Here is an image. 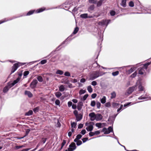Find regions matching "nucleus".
<instances>
[{"mask_svg": "<svg viewBox=\"0 0 151 151\" xmlns=\"http://www.w3.org/2000/svg\"><path fill=\"white\" fill-rule=\"evenodd\" d=\"M9 61L11 63H13L14 62H17L16 63L14 64L13 66H21L23 65H25L26 64H27V65H31L33 63H34L35 62H36V61H34L30 62L29 63H21L19 62H18L16 61Z\"/></svg>", "mask_w": 151, "mask_h": 151, "instance_id": "obj_1", "label": "nucleus"}, {"mask_svg": "<svg viewBox=\"0 0 151 151\" xmlns=\"http://www.w3.org/2000/svg\"><path fill=\"white\" fill-rule=\"evenodd\" d=\"M110 21L111 20L110 19H109L108 20H103L101 22H99L98 23V24L99 25L102 26L105 25L106 26V27H107Z\"/></svg>", "mask_w": 151, "mask_h": 151, "instance_id": "obj_2", "label": "nucleus"}, {"mask_svg": "<svg viewBox=\"0 0 151 151\" xmlns=\"http://www.w3.org/2000/svg\"><path fill=\"white\" fill-rule=\"evenodd\" d=\"M76 148V144L75 143H72L69 145V147L68 149V151H73Z\"/></svg>", "mask_w": 151, "mask_h": 151, "instance_id": "obj_3", "label": "nucleus"}, {"mask_svg": "<svg viewBox=\"0 0 151 151\" xmlns=\"http://www.w3.org/2000/svg\"><path fill=\"white\" fill-rule=\"evenodd\" d=\"M136 88V86L129 88L127 91V93L128 94L131 93Z\"/></svg>", "mask_w": 151, "mask_h": 151, "instance_id": "obj_4", "label": "nucleus"}, {"mask_svg": "<svg viewBox=\"0 0 151 151\" xmlns=\"http://www.w3.org/2000/svg\"><path fill=\"white\" fill-rule=\"evenodd\" d=\"M37 83L38 82L37 80H33L30 84V86L31 88H33L35 87Z\"/></svg>", "mask_w": 151, "mask_h": 151, "instance_id": "obj_5", "label": "nucleus"}, {"mask_svg": "<svg viewBox=\"0 0 151 151\" xmlns=\"http://www.w3.org/2000/svg\"><path fill=\"white\" fill-rule=\"evenodd\" d=\"M96 114L94 112H92L89 114V116L90 117V120L93 121L95 119Z\"/></svg>", "mask_w": 151, "mask_h": 151, "instance_id": "obj_6", "label": "nucleus"}, {"mask_svg": "<svg viewBox=\"0 0 151 151\" xmlns=\"http://www.w3.org/2000/svg\"><path fill=\"white\" fill-rule=\"evenodd\" d=\"M20 80V78L19 77L16 80H14L12 83H10V85H9V88H11L12 87L14 86L15 84L17 83Z\"/></svg>", "mask_w": 151, "mask_h": 151, "instance_id": "obj_7", "label": "nucleus"}, {"mask_svg": "<svg viewBox=\"0 0 151 151\" xmlns=\"http://www.w3.org/2000/svg\"><path fill=\"white\" fill-rule=\"evenodd\" d=\"M18 17H13L12 18H5L4 19L0 21V24L5 22L17 18Z\"/></svg>", "mask_w": 151, "mask_h": 151, "instance_id": "obj_8", "label": "nucleus"}, {"mask_svg": "<svg viewBox=\"0 0 151 151\" xmlns=\"http://www.w3.org/2000/svg\"><path fill=\"white\" fill-rule=\"evenodd\" d=\"M100 133V132L99 131H96L94 132H90L89 133V135L90 136H92L95 135H97Z\"/></svg>", "mask_w": 151, "mask_h": 151, "instance_id": "obj_9", "label": "nucleus"}, {"mask_svg": "<svg viewBox=\"0 0 151 151\" xmlns=\"http://www.w3.org/2000/svg\"><path fill=\"white\" fill-rule=\"evenodd\" d=\"M102 116L100 114H96L95 120L96 121H100L102 119Z\"/></svg>", "mask_w": 151, "mask_h": 151, "instance_id": "obj_10", "label": "nucleus"}, {"mask_svg": "<svg viewBox=\"0 0 151 151\" xmlns=\"http://www.w3.org/2000/svg\"><path fill=\"white\" fill-rule=\"evenodd\" d=\"M151 64V62H148L145 63L143 64L142 63H139L137 64V66H141L143 65V66H148L150 65Z\"/></svg>", "mask_w": 151, "mask_h": 151, "instance_id": "obj_11", "label": "nucleus"}, {"mask_svg": "<svg viewBox=\"0 0 151 151\" xmlns=\"http://www.w3.org/2000/svg\"><path fill=\"white\" fill-rule=\"evenodd\" d=\"M95 8V6L94 5H91L88 8V11L90 13H92L93 11Z\"/></svg>", "mask_w": 151, "mask_h": 151, "instance_id": "obj_12", "label": "nucleus"}, {"mask_svg": "<svg viewBox=\"0 0 151 151\" xmlns=\"http://www.w3.org/2000/svg\"><path fill=\"white\" fill-rule=\"evenodd\" d=\"M76 116L77 121H80L82 119V115L81 114H78Z\"/></svg>", "mask_w": 151, "mask_h": 151, "instance_id": "obj_13", "label": "nucleus"}, {"mask_svg": "<svg viewBox=\"0 0 151 151\" xmlns=\"http://www.w3.org/2000/svg\"><path fill=\"white\" fill-rule=\"evenodd\" d=\"M93 126L92 125H90L87 127L86 128V129L88 131H91L93 130Z\"/></svg>", "mask_w": 151, "mask_h": 151, "instance_id": "obj_14", "label": "nucleus"}, {"mask_svg": "<svg viewBox=\"0 0 151 151\" xmlns=\"http://www.w3.org/2000/svg\"><path fill=\"white\" fill-rule=\"evenodd\" d=\"M145 68L142 67L140 68L139 71V73L140 74H143L145 72V70H144Z\"/></svg>", "mask_w": 151, "mask_h": 151, "instance_id": "obj_15", "label": "nucleus"}, {"mask_svg": "<svg viewBox=\"0 0 151 151\" xmlns=\"http://www.w3.org/2000/svg\"><path fill=\"white\" fill-rule=\"evenodd\" d=\"M25 93L26 95H27L29 97H31L32 96V94L29 91H25Z\"/></svg>", "mask_w": 151, "mask_h": 151, "instance_id": "obj_16", "label": "nucleus"}, {"mask_svg": "<svg viewBox=\"0 0 151 151\" xmlns=\"http://www.w3.org/2000/svg\"><path fill=\"white\" fill-rule=\"evenodd\" d=\"M104 0H99V1L98 2H97V7H100V6L102 3L104 1Z\"/></svg>", "mask_w": 151, "mask_h": 151, "instance_id": "obj_17", "label": "nucleus"}, {"mask_svg": "<svg viewBox=\"0 0 151 151\" xmlns=\"http://www.w3.org/2000/svg\"><path fill=\"white\" fill-rule=\"evenodd\" d=\"M106 98L105 96H103V98L100 99L101 102L102 104H104L106 102Z\"/></svg>", "mask_w": 151, "mask_h": 151, "instance_id": "obj_18", "label": "nucleus"}, {"mask_svg": "<svg viewBox=\"0 0 151 151\" xmlns=\"http://www.w3.org/2000/svg\"><path fill=\"white\" fill-rule=\"evenodd\" d=\"M126 0H122L121 5L123 7H124L126 6Z\"/></svg>", "mask_w": 151, "mask_h": 151, "instance_id": "obj_19", "label": "nucleus"}, {"mask_svg": "<svg viewBox=\"0 0 151 151\" xmlns=\"http://www.w3.org/2000/svg\"><path fill=\"white\" fill-rule=\"evenodd\" d=\"M88 14L86 13L80 15V17L81 18L86 19L88 18Z\"/></svg>", "mask_w": 151, "mask_h": 151, "instance_id": "obj_20", "label": "nucleus"}, {"mask_svg": "<svg viewBox=\"0 0 151 151\" xmlns=\"http://www.w3.org/2000/svg\"><path fill=\"white\" fill-rule=\"evenodd\" d=\"M45 10V8H42L37 10L36 11V13H39L42 12Z\"/></svg>", "mask_w": 151, "mask_h": 151, "instance_id": "obj_21", "label": "nucleus"}, {"mask_svg": "<svg viewBox=\"0 0 151 151\" xmlns=\"http://www.w3.org/2000/svg\"><path fill=\"white\" fill-rule=\"evenodd\" d=\"M10 85V84H9L7 86H6L4 88V90H3V92L4 93L6 92L7 91L9 90V88H9V85Z\"/></svg>", "mask_w": 151, "mask_h": 151, "instance_id": "obj_22", "label": "nucleus"}, {"mask_svg": "<svg viewBox=\"0 0 151 151\" xmlns=\"http://www.w3.org/2000/svg\"><path fill=\"white\" fill-rule=\"evenodd\" d=\"M46 63L47 60H44L41 61V62H40L38 64H37L36 65H35L34 66H37V65H38V64H40L42 65Z\"/></svg>", "mask_w": 151, "mask_h": 151, "instance_id": "obj_23", "label": "nucleus"}, {"mask_svg": "<svg viewBox=\"0 0 151 151\" xmlns=\"http://www.w3.org/2000/svg\"><path fill=\"white\" fill-rule=\"evenodd\" d=\"M102 131L104 132L105 134H108L109 133V131L108 129L106 128H104L103 129Z\"/></svg>", "mask_w": 151, "mask_h": 151, "instance_id": "obj_24", "label": "nucleus"}, {"mask_svg": "<svg viewBox=\"0 0 151 151\" xmlns=\"http://www.w3.org/2000/svg\"><path fill=\"white\" fill-rule=\"evenodd\" d=\"M55 96L59 98L62 95V93L59 92H57L55 93Z\"/></svg>", "mask_w": 151, "mask_h": 151, "instance_id": "obj_25", "label": "nucleus"}, {"mask_svg": "<svg viewBox=\"0 0 151 151\" xmlns=\"http://www.w3.org/2000/svg\"><path fill=\"white\" fill-rule=\"evenodd\" d=\"M88 2L90 4H96L97 0H88Z\"/></svg>", "mask_w": 151, "mask_h": 151, "instance_id": "obj_26", "label": "nucleus"}, {"mask_svg": "<svg viewBox=\"0 0 151 151\" xmlns=\"http://www.w3.org/2000/svg\"><path fill=\"white\" fill-rule=\"evenodd\" d=\"M87 90L90 93H91L93 91V89L91 86H89L87 87Z\"/></svg>", "mask_w": 151, "mask_h": 151, "instance_id": "obj_27", "label": "nucleus"}, {"mask_svg": "<svg viewBox=\"0 0 151 151\" xmlns=\"http://www.w3.org/2000/svg\"><path fill=\"white\" fill-rule=\"evenodd\" d=\"M59 90L60 91H63L65 90V88L63 85H61L59 88Z\"/></svg>", "mask_w": 151, "mask_h": 151, "instance_id": "obj_28", "label": "nucleus"}, {"mask_svg": "<svg viewBox=\"0 0 151 151\" xmlns=\"http://www.w3.org/2000/svg\"><path fill=\"white\" fill-rule=\"evenodd\" d=\"M33 111L32 110H29L28 112L25 113V115L27 116H29L32 114Z\"/></svg>", "mask_w": 151, "mask_h": 151, "instance_id": "obj_29", "label": "nucleus"}, {"mask_svg": "<svg viewBox=\"0 0 151 151\" xmlns=\"http://www.w3.org/2000/svg\"><path fill=\"white\" fill-rule=\"evenodd\" d=\"M35 10H31L29 11L26 14L27 16H29L32 14L34 12Z\"/></svg>", "mask_w": 151, "mask_h": 151, "instance_id": "obj_30", "label": "nucleus"}, {"mask_svg": "<svg viewBox=\"0 0 151 151\" xmlns=\"http://www.w3.org/2000/svg\"><path fill=\"white\" fill-rule=\"evenodd\" d=\"M111 99L115 98L116 96V93L114 92H113L111 94Z\"/></svg>", "mask_w": 151, "mask_h": 151, "instance_id": "obj_31", "label": "nucleus"}, {"mask_svg": "<svg viewBox=\"0 0 151 151\" xmlns=\"http://www.w3.org/2000/svg\"><path fill=\"white\" fill-rule=\"evenodd\" d=\"M78 30H79L78 28L77 27H76L75 28L73 32V34H76L78 32Z\"/></svg>", "mask_w": 151, "mask_h": 151, "instance_id": "obj_32", "label": "nucleus"}, {"mask_svg": "<svg viewBox=\"0 0 151 151\" xmlns=\"http://www.w3.org/2000/svg\"><path fill=\"white\" fill-rule=\"evenodd\" d=\"M37 79L40 82H42L43 80L42 77L40 76H38L37 78Z\"/></svg>", "mask_w": 151, "mask_h": 151, "instance_id": "obj_33", "label": "nucleus"}, {"mask_svg": "<svg viewBox=\"0 0 151 151\" xmlns=\"http://www.w3.org/2000/svg\"><path fill=\"white\" fill-rule=\"evenodd\" d=\"M135 68L134 67H132L131 68L130 70H129L128 71L129 73V74L131 73L132 72H133L135 70Z\"/></svg>", "mask_w": 151, "mask_h": 151, "instance_id": "obj_34", "label": "nucleus"}, {"mask_svg": "<svg viewBox=\"0 0 151 151\" xmlns=\"http://www.w3.org/2000/svg\"><path fill=\"white\" fill-rule=\"evenodd\" d=\"M86 92V91L85 90H83V89H81L80 90L79 93L80 95H81L82 94H84Z\"/></svg>", "mask_w": 151, "mask_h": 151, "instance_id": "obj_35", "label": "nucleus"}, {"mask_svg": "<svg viewBox=\"0 0 151 151\" xmlns=\"http://www.w3.org/2000/svg\"><path fill=\"white\" fill-rule=\"evenodd\" d=\"M96 102L94 101H92L91 103V106H92L94 107L96 105Z\"/></svg>", "mask_w": 151, "mask_h": 151, "instance_id": "obj_36", "label": "nucleus"}, {"mask_svg": "<svg viewBox=\"0 0 151 151\" xmlns=\"http://www.w3.org/2000/svg\"><path fill=\"white\" fill-rule=\"evenodd\" d=\"M56 73L60 75H62L63 74V72L62 70H58L57 71Z\"/></svg>", "mask_w": 151, "mask_h": 151, "instance_id": "obj_37", "label": "nucleus"}, {"mask_svg": "<svg viewBox=\"0 0 151 151\" xmlns=\"http://www.w3.org/2000/svg\"><path fill=\"white\" fill-rule=\"evenodd\" d=\"M76 123H75L74 122H73L71 123V126L72 128H75L76 125Z\"/></svg>", "mask_w": 151, "mask_h": 151, "instance_id": "obj_38", "label": "nucleus"}, {"mask_svg": "<svg viewBox=\"0 0 151 151\" xmlns=\"http://www.w3.org/2000/svg\"><path fill=\"white\" fill-rule=\"evenodd\" d=\"M101 125L102 124L100 123H97L96 124V126L99 128L101 127Z\"/></svg>", "mask_w": 151, "mask_h": 151, "instance_id": "obj_39", "label": "nucleus"}, {"mask_svg": "<svg viewBox=\"0 0 151 151\" xmlns=\"http://www.w3.org/2000/svg\"><path fill=\"white\" fill-rule=\"evenodd\" d=\"M119 72L118 71H116L112 73V75L113 76H116L119 74Z\"/></svg>", "mask_w": 151, "mask_h": 151, "instance_id": "obj_40", "label": "nucleus"}, {"mask_svg": "<svg viewBox=\"0 0 151 151\" xmlns=\"http://www.w3.org/2000/svg\"><path fill=\"white\" fill-rule=\"evenodd\" d=\"M129 5L130 6L133 7L134 6V3L132 1H130L129 2Z\"/></svg>", "mask_w": 151, "mask_h": 151, "instance_id": "obj_41", "label": "nucleus"}, {"mask_svg": "<svg viewBox=\"0 0 151 151\" xmlns=\"http://www.w3.org/2000/svg\"><path fill=\"white\" fill-rule=\"evenodd\" d=\"M60 101L59 100L57 99L55 101V104L57 105L60 106Z\"/></svg>", "mask_w": 151, "mask_h": 151, "instance_id": "obj_42", "label": "nucleus"}, {"mask_svg": "<svg viewBox=\"0 0 151 151\" xmlns=\"http://www.w3.org/2000/svg\"><path fill=\"white\" fill-rule=\"evenodd\" d=\"M101 104L99 102H97L96 103V106L97 108L99 109L101 107Z\"/></svg>", "mask_w": 151, "mask_h": 151, "instance_id": "obj_43", "label": "nucleus"}, {"mask_svg": "<svg viewBox=\"0 0 151 151\" xmlns=\"http://www.w3.org/2000/svg\"><path fill=\"white\" fill-rule=\"evenodd\" d=\"M17 67H13L12 70V73H14L17 69Z\"/></svg>", "mask_w": 151, "mask_h": 151, "instance_id": "obj_44", "label": "nucleus"}, {"mask_svg": "<svg viewBox=\"0 0 151 151\" xmlns=\"http://www.w3.org/2000/svg\"><path fill=\"white\" fill-rule=\"evenodd\" d=\"M105 105L106 107H109L111 106V104L110 102H108L106 103Z\"/></svg>", "mask_w": 151, "mask_h": 151, "instance_id": "obj_45", "label": "nucleus"}, {"mask_svg": "<svg viewBox=\"0 0 151 151\" xmlns=\"http://www.w3.org/2000/svg\"><path fill=\"white\" fill-rule=\"evenodd\" d=\"M110 14L112 16H114L115 14V12L114 11H111L110 12Z\"/></svg>", "mask_w": 151, "mask_h": 151, "instance_id": "obj_46", "label": "nucleus"}, {"mask_svg": "<svg viewBox=\"0 0 151 151\" xmlns=\"http://www.w3.org/2000/svg\"><path fill=\"white\" fill-rule=\"evenodd\" d=\"M66 143V142L65 140H63V142H62V143L61 144L62 146H61V149L65 145V144Z\"/></svg>", "mask_w": 151, "mask_h": 151, "instance_id": "obj_47", "label": "nucleus"}, {"mask_svg": "<svg viewBox=\"0 0 151 151\" xmlns=\"http://www.w3.org/2000/svg\"><path fill=\"white\" fill-rule=\"evenodd\" d=\"M138 88L139 89V91H143L144 89L143 87L141 85L139 86Z\"/></svg>", "mask_w": 151, "mask_h": 151, "instance_id": "obj_48", "label": "nucleus"}, {"mask_svg": "<svg viewBox=\"0 0 151 151\" xmlns=\"http://www.w3.org/2000/svg\"><path fill=\"white\" fill-rule=\"evenodd\" d=\"M64 75L67 76H70V73L68 72H66L65 73Z\"/></svg>", "mask_w": 151, "mask_h": 151, "instance_id": "obj_49", "label": "nucleus"}, {"mask_svg": "<svg viewBox=\"0 0 151 151\" xmlns=\"http://www.w3.org/2000/svg\"><path fill=\"white\" fill-rule=\"evenodd\" d=\"M97 14H98L97 15H95L94 14H93L94 17H95L96 18H97L101 16V14L100 13H97Z\"/></svg>", "mask_w": 151, "mask_h": 151, "instance_id": "obj_50", "label": "nucleus"}, {"mask_svg": "<svg viewBox=\"0 0 151 151\" xmlns=\"http://www.w3.org/2000/svg\"><path fill=\"white\" fill-rule=\"evenodd\" d=\"M88 94H86L85 95L83 96V100L84 101L86 99H87V98L88 97Z\"/></svg>", "mask_w": 151, "mask_h": 151, "instance_id": "obj_51", "label": "nucleus"}, {"mask_svg": "<svg viewBox=\"0 0 151 151\" xmlns=\"http://www.w3.org/2000/svg\"><path fill=\"white\" fill-rule=\"evenodd\" d=\"M137 74V73L135 72L131 76V77L132 78H134L136 76Z\"/></svg>", "mask_w": 151, "mask_h": 151, "instance_id": "obj_52", "label": "nucleus"}, {"mask_svg": "<svg viewBox=\"0 0 151 151\" xmlns=\"http://www.w3.org/2000/svg\"><path fill=\"white\" fill-rule=\"evenodd\" d=\"M82 144V141L81 140H79L76 143V144L78 146L80 145H81Z\"/></svg>", "mask_w": 151, "mask_h": 151, "instance_id": "obj_53", "label": "nucleus"}, {"mask_svg": "<svg viewBox=\"0 0 151 151\" xmlns=\"http://www.w3.org/2000/svg\"><path fill=\"white\" fill-rule=\"evenodd\" d=\"M91 85L93 86H95L97 85V83L95 81H93L91 83Z\"/></svg>", "mask_w": 151, "mask_h": 151, "instance_id": "obj_54", "label": "nucleus"}, {"mask_svg": "<svg viewBox=\"0 0 151 151\" xmlns=\"http://www.w3.org/2000/svg\"><path fill=\"white\" fill-rule=\"evenodd\" d=\"M97 96V94L96 93H93L92 94L91 97L92 98L94 99Z\"/></svg>", "mask_w": 151, "mask_h": 151, "instance_id": "obj_55", "label": "nucleus"}, {"mask_svg": "<svg viewBox=\"0 0 151 151\" xmlns=\"http://www.w3.org/2000/svg\"><path fill=\"white\" fill-rule=\"evenodd\" d=\"M82 137V136L81 135L79 134L77 136L76 138H77V139H81V138Z\"/></svg>", "mask_w": 151, "mask_h": 151, "instance_id": "obj_56", "label": "nucleus"}, {"mask_svg": "<svg viewBox=\"0 0 151 151\" xmlns=\"http://www.w3.org/2000/svg\"><path fill=\"white\" fill-rule=\"evenodd\" d=\"M29 73V72L28 71H25L24 73V76H26Z\"/></svg>", "mask_w": 151, "mask_h": 151, "instance_id": "obj_57", "label": "nucleus"}, {"mask_svg": "<svg viewBox=\"0 0 151 151\" xmlns=\"http://www.w3.org/2000/svg\"><path fill=\"white\" fill-rule=\"evenodd\" d=\"M72 103L71 101H69L68 102V104L69 107H70L72 106Z\"/></svg>", "mask_w": 151, "mask_h": 151, "instance_id": "obj_58", "label": "nucleus"}, {"mask_svg": "<svg viewBox=\"0 0 151 151\" xmlns=\"http://www.w3.org/2000/svg\"><path fill=\"white\" fill-rule=\"evenodd\" d=\"M83 127V124H80L78 125V128L81 129Z\"/></svg>", "mask_w": 151, "mask_h": 151, "instance_id": "obj_59", "label": "nucleus"}, {"mask_svg": "<svg viewBox=\"0 0 151 151\" xmlns=\"http://www.w3.org/2000/svg\"><path fill=\"white\" fill-rule=\"evenodd\" d=\"M88 138L87 137L84 138L82 139V140L83 142H85L88 140Z\"/></svg>", "mask_w": 151, "mask_h": 151, "instance_id": "obj_60", "label": "nucleus"}, {"mask_svg": "<svg viewBox=\"0 0 151 151\" xmlns=\"http://www.w3.org/2000/svg\"><path fill=\"white\" fill-rule=\"evenodd\" d=\"M86 133V131L85 129L83 130L81 132V133L83 134H84Z\"/></svg>", "mask_w": 151, "mask_h": 151, "instance_id": "obj_61", "label": "nucleus"}, {"mask_svg": "<svg viewBox=\"0 0 151 151\" xmlns=\"http://www.w3.org/2000/svg\"><path fill=\"white\" fill-rule=\"evenodd\" d=\"M73 113L76 116L78 115V112L77 110H75L73 112Z\"/></svg>", "mask_w": 151, "mask_h": 151, "instance_id": "obj_62", "label": "nucleus"}, {"mask_svg": "<svg viewBox=\"0 0 151 151\" xmlns=\"http://www.w3.org/2000/svg\"><path fill=\"white\" fill-rule=\"evenodd\" d=\"M108 129L109 131V133L112 131V128L111 127H109L108 128Z\"/></svg>", "mask_w": 151, "mask_h": 151, "instance_id": "obj_63", "label": "nucleus"}, {"mask_svg": "<svg viewBox=\"0 0 151 151\" xmlns=\"http://www.w3.org/2000/svg\"><path fill=\"white\" fill-rule=\"evenodd\" d=\"M30 148H25L21 150V151H28L30 150Z\"/></svg>", "mask_w": 151, "mask_h": 151, "instance_id": "obj_64", "label": "nucleus"}]
</instances>
